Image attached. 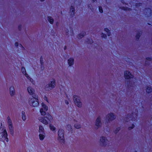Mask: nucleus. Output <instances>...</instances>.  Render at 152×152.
<instances>
[{
	"instance_id": "nucleus-1",
	"label": "nucleus",
	"mask_w": 152,
	"mask_h": 152,
	"mask_svg": "<svg viewBox=\"0 0 152 152\" xmlns=\"http://www.w3.org/2000/svg\"><path fill=\"white\" fill-rule=\"evenodd\" d=\"M7 134L6 129L1 127L0 128V140L4 142H8Z\"/></svg>"
},
{
	"instance_id": "nucleus-2",
	"label": "nucleus",
	"mask_w": 152,
	"mask_h": 152,
	"mask_svg": "<svg viewBox=\"0 0 152 152\" xmlns=\"http://www.w3.org/2000/svg\"><path fill=\"white\" fill-rule=\"evenodd\" d=\"M39 120L41 122L45 124H47L52 122L53 118L52 116L49 114L47 115L46 117H43L39 118Z\"/></svg>"
},
{
	"instance_id": "nucleus-3",
	"label": "nucleus",
	"mask_w": 152,
	"mask_h": 152,
	"mask_svg": "<svg viewBox=\"0 0 152 152\" xmlns=\"http://www.w3.org/2000/svg\"><path fill=\"white\" fill-rule=\"evenodd\" d=\"M29 104L34 107H37L39 104L38 101V99L37 96H36L35 97H33L29 101Z\"/></svg>"
},
{
	"instance_id": "nucleus-4",
	"label": "nucleus",
	"mask_w": 152,
	"mask_h": 152,
	"mask_svg": "<svg viewBox=\"0 0 152 152\" xmlns=\"http://www.w3.org/2000/svg\"><path fill=\"white\" fill-rule=\"evenodd\" d=\"M58 139L59 141L62 143L64 142V131L63 130L60 129L58 132Z\"/></svg>"
},
{
	"instance_id": "nucleus-5",
	"label": "nucleus",
	"mask_w": 152,
	"mask_h": 152,
	"mask_svg": "<svg viewBox=\"0 0 152 152\" xmlns=\"http://www.w3.org/2000/svg\"><path fill=\"white\" fill-rule=\"evenodd\" d=\"M42 108L40 110V112L42 115H44L46 114V112L48 110V107L45 104L42 103Z\"/></svg>"
},
{
	"instance_id": "nucleus-6",
	"label": "nucleus",
	"mask_w": 152,
	"mask_h": 152,
	"mask_svg": "<svg viewBox=\"0 0 152 152\" xmlns=\"http://www.w3.org/2000/svg\"><path fill=\"white\" fill-rule=\"evenodd\" d=\"M21 71L22 72L23 74L25 75L26 77H27V79L29 80V81L33 84H34V82L33 80L30 78L28 75L26 73V69L24 67H22L21 69Z\"/></svg>"
},
{
	"instance_id": "nucleus-7",
	"label": "nucleus",
	"mask_w": 152,
	"mask_h": 152,
	"mask_svg": "<svg viewBox=\"0 0 152 152\" xmlns=\"http://www.w3.org/2000/svg\"><path fill=\"white\" fill-rule=\"evenodd\" d=\"M74 100L76 105L78 107L81 106L82 104L80 101V97L78 96H74Z\"/></svg>"
},
{
	"instance_id": "nucleus-8",
	"label": "nucleus",
	"mask_w": 152,
	"mask_h": 152,
	"mask_svg": "<svg viewBox=\"0 0 152 152\" xmlns=\"http://www.w3.org/2000/svg\"><path fill=\"white\" fill-rule=\"evenodd\" d=\"M55 86V82L54 80L53 79L50 82V83L47 85L46 86V88L47 90H49L54 88Z\"/></svg>"
},
{
	"instance_id": "nucleus-9",
	"label": "nucleus",
	"mask_w": 152,
	"mask_h": 152,
	"mask_svg": "<svg viewBox=\"0 0 152 152\" xmlns=\"http://www.w3.org/2000/svg\"><path fill=\"white\" fill-rule=\"evenodd\" d=\"M7 121L9 124V127L10 132L11 134H12L14 132L13 128L12 126V123L11 120L9 117L7 118Z\"/></svg>"
},
{
	"instance_id": "nucleus-10",
	"label": "nucleus",
	"mask_w": 152,
	"mask_h": 152,
	"mask_svg": "<svg viewBox=\"0 0 152 152\" xmlns=\"http://www.w3.org/2000/svg\"><path fill=\"white\" fill-rule=\"evenodd\" d=\"M124 76L125 79H129L130 78H132L133 76L128 71H125L124 72Z\"/></svg>"
},
{
	"instance_id": "nucleus-11",
	"label": "nucleus",
	"mask_w": 152,
	"mask_h": 152,
	"mask_svg": "<svg viewBox=\"0 0 152 152\" xmlns=\"http://www.w3.org/2000/svg\"><path fill=\"white\" fill-rule=\"evenodd\" d=\"M107 118L108 121L112 120L115 118V116L113 113H111L108 114Z\"/></svg>"
},
{
	"instance_id": "nucleus-12",
	"label": "nucleus",
	"mask_w": 152,
	"mask_h": 152,
	"mask_svg": "<svg viewBox=\"0 0 152 152\" xmlns=\"http://www.w3.org/2000/svg\"><path fill=\"white\" fill-rule=\"evenodd\" d=\"M100 141L103 145H106V143L107 142V141L105 137H101Z\"/></svg>"
},
{
	"instance_id": "nucleus-13",
	"label": "nucleus",
	"mask_w": 152,
	"mask_h": 152,
	"mask_svg": "<svg viewBox=\"0 0 152 152\" xmlns=\"http://www.w3.org/2000/svg\"><path fill=\"white\" fill-rule=\"evenodd\" d=\"M27 90L28 93L31 95H33L34 93V91L30 87H28Z\"/></svg>"
},
{
	"instance_id": "nucleus-14",
	"label": "nucleus",
	"mask_w": 152,
	"mask_h": 152,
	"mask_svg": "<svg viewBox=\"0 0 152 152\" xmlns=\"http://www.w3.org/2000/svg\"><path fill=\"white\" fill-rule=\"evenodd\" d=\"M100 118L99 117L96 120V125L97 126L99 127L100 126Z\"/></svg>"
},
{
	"instance_id": "nucleus-15",
	"label": "nucleus",
	"mask_w": 152,
	"mask_h": 152,
	"mask_svg": "<svg viewBox=\"0 0 152 152\" xmlns=\"http://www.w3.org/2000/svg\"><path fill=\"white\" fill-rule=\"evenodd\" d=\"M10 92L11 96H13L15 94V90L13 87H11L10 88Z\"/></svg>"
},
{
	"instance_id": "nucleus-16",
	"label": "nucleus",
	"mask_w": 152,
	"mask_h": 152,
	"mask_svg": "<svg viewBox=\"0 0 152 152\" xmlns=\"http://www.w3.org/2000/svg\"><path fill=\"white\" fill-rule=\"evenodd\" d=\"M39 132L40 133H42L44 134H45L44 132V129L42 126H39Z\"/></svg>"
},
{
	"instance_id": "nucleus-17",
	"label": "nucleus",
	"mask_w": 152,
	"mask_h": 152,
	"mask_svg": "<svg viewBox=\"0 0 152 152\" xmlns=\"http://www.w3.org/2000/svg\"><path fill=\"white\" fill-rule=\"evenodd\" d=\"M74 59L73 58H71L68 60V63L69 65L71 66L73 64Z\"/></svg>"
},
{
	"instance_id": "nucleus-18",
	"label": "nucleus",
	"mask_w": 152,
	"mask_h": 152,
	"mask_svg": "<svg viewBox=\"0 0 152 152\" xmlns=\"http://www.w3.org/2000/svg\"><path fill=\"white\" fill-rule=\"evenodd\" d=\"M48 21L51 24L53 23V20L51 17H48Z\"/></svg>"
},
{
	"instance_id": "nucleus-19",
	"label": "nucleus",
	"mask_w": 152,
	"mask_h": 152,
	"mask_svg": "<svg viewBox=\"0 0 152 152\" xmlns=\"http://www.w3.org/2000/svg\"><path fill=\"white\" fill-rule=\"evenodd\" d=\"M49 127L50 129L53 131H55L56 128L51 124L49 125Z\"/></svg>"
},
{
	"instance_id": "nucleus-20",
	"label": "nucleus",
	"mask_w": 152,
	"mask_h": 152,
	"mask_svg": "<svg viewBox=\"0 0 152 152\" xmlns=\"http://www.w3.org/2000/svg\"><path fill=\"white\" fill-rule=\"evenodd\" d=\"M75 9L73 6H71L70 8V11L71 12L72 15H73L74 14Z\"/></svg>"
},
{
	"instance_id": "nucleus-21",
	"label": "nucleus",
	"mask_w": 152,
	"mask_h": 152,
	"mask_svg": "<svg viewBox=\"0 0 152 152\" xmlns=\"http://www.w3.org/2000/svg\"><path fill=\"white\" fill-rule=\"evenodd\" d=\"M85 34V33L84 32H83L78 36V38H81L83 37Z\"/></svg>"
},
{
	"instance_id": "nucleus-22",
	"label": "nucleus",
	"mask_w": 152,
	"mask_h": 152,
	"mask_svg": "<svg viewBox=\"0 0 152 152\" xmlns=\"http://www.w3.org/2000/svg\"><path fill=\"white\" fill-rule=\"evenodd\" d=\"M22 118L23 121H25L26 119V116L25 115L24 112L23 111L22 113Z\"/></svg>"
},
{
	"instance_id": "nucleus-23",
	"label": "nucleus",
	"mask_w": 152,
	"mask_h": 152,
	"mask_svg": "<svg viewBox=\"0 0 152 152\" xmlns=\"http://www.w3.org/2000/svg\"><path fill=\"white\" fill-rule=\"evenodd\" d=\"M39 139L41 140H43L45 137L44 135L43 134H41V133H40V134H39Z\"/></svg>"
},
{
	"instance_id": "nucleus-24",
	"label": "nucleus",
	"mask_w": 152,
	"mask_h": 152,
	"mask_svg": "<svg viewBox=\"0 0 152 152\" xmlns=\"http://www.w3.org/2000/svg\"><path fill=\"white\" fill-rule=\"evenodd\" d=\"M104 31L107 32V34L108 36H110V31L107 28L104 29Z\"/></svg>"
},
{
	"instance_id": "nucleus-25",
	"label": "nucleus",
	"mask_w": 152,
	"mask_h": 152,
	"mask_svg": "<svg viewBox=\"0 0 152 152\" xmlns=\"http://www.w3.org/2000/svg\"><path fill=\"white\" fill-rule=\"evenodd\" d=\"M146 91L147 92L149 93L151 91V88L150 87H148L147 88Z\"/></svg>"
},
{
	"instance_id": "nucleus-26",
	"label": "nucleus",
	"mask_w": 152,
	"mask_h": 152,
	"mask_svg": "<svg viewBox=\"0 0 152 152\" xmlns=\"http://www.w3.org/2000/svg\"><path fill=\"white\" fill-rule=\"evenodd\" d=\"M75 127L77 129H78L80 127V126L79 124H75L74 125Z\"/></svg>"
},
{
	"instance_id": "nucleus-27",
	"label": "nucleus",
	"mask_w": 152,
	"mask_h": 152,
	"mask_svg": "<svg viewBox=\"0 0 152 152\" xmlns=\"http://www.w3.org/2000/svg\"><path fill=\"white\" fill-rule=\"evenodd\" d=\"M67 129L68 130H69V131H70L71 130L72 128L71 125H68L67 126Z\"/></svg>"
},
{
	"instance_id": "nucleus-28",
	"label": "nucleus",
	"mask_w": 152,
	"mask_h": 152,
	"mask_svg": "<svg viewBox=\"0 0 152 152\" xmlns=\"http://www.w3.org/2000/svg\"><path fill=\"white\" fill-rule=\"evenodd\" d=\"M99 10L100 12L102 13L103 12V10L102 7H99Z\"/></svg>"
},
{
	"instance_id": "nucleus-29",
	"label": "nucleus",
	"mask_w": 152,
	"mask_h": 152,
	"mask_svg": "<svg viewBox=\"0 0 152 152\" xmlns=\"http://www.w3.org/2000/svg\"><path fill=\"white\" fill-rule=\"evenodd\" d=\"M102 37L103 38H105L107 36L106 34L102 33Z\"/></svg>"
},
{
	"instance_id": "nucleus-30",
	"label": "nucleus",
	"mask_w": 152,
	"mask_h": 152,
	"mask_svg": "<svg viewBox=\"0 0 152 152\" xmlns=\"http://www.w3.org/2000/svg\"><path fill=\"white\" fill-rule=\"evenodd\" d=\"M140 33L136 35V37L137 39H138L140 37Z\"/></svg>"
},
{
	"instance_id": "nucleus-31",
	"label": "nucleus",
	"mask_w": 152,
	"mask_h": 152,
	"mask_svg": "<svg viewBox=\"0 0 152 152\" xmlns=\"http://www.w3.org/2000/svg\"><path fill=\"white\" fill-rule=\"evenodd\" d=\"M40 63H41V64H42V63H43V62H42V57H41L40 58Z\"/></svg>"
},
{
	"instance_id": "nucleus-32",
	"label": "nucleus",
	"mask_w": 152,
	"mask_h": 152,
	"mask_svg": "<svg viewBox=\"0 0 152 152\" xmlns=\"http://www.w3.org/2000/svg\"><path fill=\"white\" fill-rule=\"evenodd\" d=\"M18 43L17 42H16L15 43V46L17 47L18 46Z\"/></svg>"
},
{
	"instance_id": "nucleus-33",
	"label": "nucleus",
	"mask_w": 152,
	"mask_h": 152,
	"mask_svg": "<svg viewBox=\"0 0 152 152\" xmlns=\"http://www.w3.org/2000/svg\"><path fill=\"white\" fill-rule=\"evenodd\" d=\"M134 127V125H133L132 126V127H129V129H132Z\"/></svg>"
},
{
	"instance_id": "nucleus-34",
	"label": "nucleus",
	"mask_w": 152,
	"mask_h": 152,
	"mask_svg": "<svg viewBox=\"0 0 152 152\" xmlns=\"http://www.w3.org/2000/svg\"><path fill=\"white\" fill-rule=\"evenodd\" d=\"M44 99L45 100H46L47 102H48V100H47V98L46 97V96L45 97Z\"/></svg>"
},
{
	"instance_id": "nucleus-35",
	"label": "nucleus",
	"mask_w": 152,
	"mask_h": 152,
	"mask_svg": "<svg viewBox=\"0 0 152 152\" xmlns=\"http://www.w3.org/2000/svg\"><path fill=\"white\" fill-rule=\"evenodd\" d=\"M65 102L66 104H69V103L66 100L65 101Z\"/></svg>"
},
{
	"instance_id": "nucleus-36",
	"label": "nucleus",
	"mask_w": 152,
	"mask_h": 152,
	"mask_svg": "<svg viewBox=\"0 0 152 152\" xmlns=\"http://www.w3.org/2000/svg\"><path fill=\"white\" fill-rule=\"evenodd\" d=\"M151 58H147V60H151Z\"/></svg>"
},
{
	"instance_id": "nucleus-37",
	"label": "nucleus",
	"mask_w": 152,
	"mask_h": 152,
	"mask_svg": "<svg viewBox=\"0 0 152 152\" xmlns=\"http://www.w3.org/2000/svg\"><path fill=\"white\" fill-rule=\"evenodd\" d=\"M41 1H43L44 0H40Z\"/></svg>"
},
{
	"instance_id": "nucleus-38",
	"label": "nucleus",
	"mask_w": 152,
	"mask_h": 152,
	"mask_svg": "<svg viewBox=\"0 0 152 152\" xmlns=\"http://www.w3.org/2000/svg\"><path fill=\"white\" fill-rule=\"evenodd\" d=\"M92 0L93 1H96V0Z\"/></svg>"
},
{
	"instance_id": "nucleus-39",
	"label": "nucleus",
	"mask_w": 152,
	"mask_h": 152,
	"mask_svg": "<svg viewBox=\"0 0 152 152\" xmlns=\"http://www.w3.org/2000/svg\"><path fill=\"white\" fill-rule=\"evenodd\" d=\"M66 47H64V49H66Z\"/></svg>"
},
{
	"instance_id": "nucleus-40",
	"label": "nucleus",
	"mask_w": 152,
	"mask_h": 152,
	"mask_svg": "<svg viewBox=\"0 0 152 152\" xmlns=\"http://www.w3.org/2000/svg\"><path fill=\"white\" fill-rule=\"evenodd\" d=\"M119 129V128H118V130Z\"/></svg>"
}]
</instances>
